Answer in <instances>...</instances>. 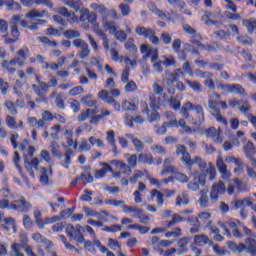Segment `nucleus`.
<instances>
[{
  "label": "nucleus",
  "mask_w": 256,
  "mask_h": 256,
  "mask_svg": "<svg viewBox=\"0 0 256 256\" xmlns=\"http://www.w3.org/2000/svg\"><path fill=\"white\" fill-rule=\"evenodd\" d=\"M232 204L236 209H241V207H253V201H251V198L249 197L240 200H235L234 202H232Z\"/></svg>",
  "instance_id": "nucleus-37"
},
{
  "label": "nucleus",
  "mask_w": 256,
  "mask_h": 256,
  "mask_svg": "<svg viewBox=\"0 0 256 256\" xmlns=\"http://www.w3.org/2000/svg\"><path fill=\"white\" fill-rule=\"evenodd\" d=\"M88 23L92 25V30L102 40L103 46L106 49V51H109V38H107V34H105V31L99 28V22H97V14H96V19H94L93 22H88Z\"/></svg>",
  "instance_id": "nucleus-12"
},
{
  "label": "nucleus",
  "mask_w": 256,
  "mask_h": 256,
  "mask_svg": "<svg viewBox=\"0 0 256 256\" xmlns=\"http://www.w3.org/2000/svg\"><path fill=\"white\" fill-rule=\"evenodd\" d=\"M32 207L31 203L23 197L20 198V201H13L11 203H9L7 199L0 200V209H13L14 211L27 212L30 211Z\"/></svg>",
  "instance_id": "nucleus-3"
},
{
  "label": "nucleus",
  "mask_w": 256,
  "mask_h": 256,
  "mask_svg": "<svg viewBox=\"0 0 256 256\" xmlns=\"http://www.w3.org/2000/svg\"><path fill=\"white\" fill-rule=\"evenodd\" d=\"M17 59L16 63L18 64L19 67H23L25 65V61L27 60V56L29 55V48L23 47L17 52Z\"/></svg>",
  "instance_id": "nucleus-29"
},
{
  "label": "nucleus",
  "mask_w": 256,
  "mask_h": 256,
  "mask_svg": "<svg viewBox=\"0 0 256 256\" xmlns=\"http://www.w3.org/2000/svg\"><path fill=\"white\" fill-rule=\"evenodd\" d=\"M23 16L19 15V14H15L12 16L11 20H10V26L11 25H17V23H20V25H22V27H27V21L22 19Z\"/></svg>",
  "instance_id": "nucleus-48"
},
{
  "label": "nucleus",
  "mask_w": 256,
  "mask_h": 256,
  "mask_svg": "<svg viewBox=\"0 0 256 256\" xmlns=\"http://www.w3.org/2000/svg\"><path fill=\"white\" fill-rule=\"evenodd\" d=\"M125 137H127V139H130V141H132L135 149H137V151H143L144 146H143V142H141V140L135 138V136L133 134H125Z\"/></svg>",
  "instance_id": "nucleus-42"
},
{
  "label": "nucleus",
  "mask_w": 256,
  "mask_h": 256,
  "mask_svg": "<svg viewBox=\"0 0 256 256\" xmlns=\"http://www.w3.org/2000/svg\"><path fill=\"white\" fill-rule=\"evenodd\" d=\"M166 117L167 119H169V122L158 128V130L156 131L157 135H165L167 133V127H176V129H178V127H181L182 133H193V129H191V127L187 125L185 119H176L173 112H166Z\"/></svg>",
  "instance_id": "nucleus-2"
},
{
  "label": "nucleus",
  "mask_w": 256,
  "mask_h": 256,
  "mask_svg": "<svg viewBox=\"0 0 256 256\" xmlns=\"http://www.w3.org/2000/svg\"><path fill=\"white\" fill-rule=\"evenodd\" d=\"M3 5H6L8 8V11H13V7H15V11H20L21 4L13 2V0H0V7H3Z\"/></svg>",
  "instance_id": "nucleus-39"
},
{
  "label": "nucleus",
  "mask_w": 256,
  "mask_h": 256,
  "mask_svg": "<svg viewBox=\"0 0 256 256\" xmlns=\"http://www.w3.org/2000/svg\"><path fill=\"white\" fill-rule=\"evenodd\" d=\"M226 245L233 253H243V251L249 253V246L245 243L237 244L234 241H228Z\"/></svg>",
  "instance_id": "nucleus-25"
},
{
  "label": "nucleus",
  "mask_w": 256,
  "mask_h": 256,
  "mask_svg": "<svg viewBox=\"0 0 256 256\" xmlns=\"http://www.w3.org/2000/svg\"><path fill=\"white\" fill-rule=\"evenodd\" d=\"M56 13H59L62 15V17H66L67 21L71 24L73 23H79V17L75 14L73 11H69L66 7H58L55 8Z\"/></svg>",
  "instance_id": "nucleus-17"
},
{
  "label": "nucleus",
  "mask_w": 256,
  "mask_h": 256,
  "mask_svg": "<svg viewBox=\"0 0 256 256\" xmlns=\"http://www.w3.org/2000/svg\"><path fill=\"white\" fill-rule=\"evenodd\" d=\"M20 149L23 153L24 160L27 159V157H33V155H35V147L30 145L28 140L22 141Z\"/></svg>",
  "instance_id": "nucleus-23"
},
{
  "label": "nucleus",
  "mask_w": 256,
  "mask_h": 256,
  "mask_svg": "<svg viewBox=\"0 0 256 256\" xmlns=\"http://www.w3.org/2000/svg\"><path fill=\"white\" fill-rule=\"evenodd\" d=\"M17 65L18 64L16 59H12L10 61L4 60L2 62V69L3 71H7L8 73H10L11 75H14V73L17 71V69H15Z\"/></svg>",
  "instance_id": "nucleus-28"
},
{
  "label": "nucleus",
  "mask_w": 256,
  "mask_h": 256,
  "mask_svg": "<svg viewBox=\"0 0 256 256\" xmlns=\"http://www.w3.org/2000/svg\"><path fill=\"white\" fill-rule=\"evenodd\" d=\"M152 13H155V15H158V17H161V19H166V21H170L171 20V16H169L168 14H165V12H163V10L157 8L156 6H152L150 7Z\"/></svg>",
  "instance_id": "nucleus-50"
},
{
  "label": "nucleus",
  "mask_w": 256,
  "mask_h": 256,
  "mask_svg": "<svg viewBox=\"0 0 256 256\" xmlns=\"http://www.w3.org/2000/svg\"><path fill=\"white\" fill-rule=\"evenodd\" d=\"M40 163L41 161H39L38 158H33L31 161H29L28 159L24 160V167L33 179L35 178V173L33 172V169H35L36 171H39Z\"/></svg>",
  "instance_id": "nucleus-18"
},
{
  "label": "nucleus",
  "mask_w": 256,
  "mask_h": 256,
  "mask_svg": "<svg viewBox=\"0 0 256 256\" xmlns=\"http://www.w3.org/2000/svg\"><path fill=\"white\" fill-rule=\"evenodd\" d=\"M79 13H80V17L78 18V20L81 21L82 23H85V21H88V23H93L97 15L96 13H91V11H89V9L87 8H81L79 10Z\"/></svg>",
  "instance_id": "nucleus-22"
},
{
  "label": "nucleus",
  "mask_w": 256,
  "mask_h": 256,
  "mask_svg": "<svg viewBox=\"0 0 256 256\" xmlns=\"http://www.w3.org/2000/svg\"><path fill=\"white\" fill-rule=\"evenodd\" d=\"M244 233L248 235V237L245 239V243L248 246V253L251 255V248L253 247V241H256V233L251 231V229L244 226L243 228Z\"/></svg>",
  "instance_id": "nucleus-27"
},
{
  "label": "nucleus",
  "mask_w": 256,
  "mask_h": 256,
  "mask_svg": "<svg viewBox=\"0 0 256 256\" xmlns=\"http://www.w3.org/2000/svg\"><path fill=\"white\" fill-rule=\"evenodd\" d=\"M140 163H147L148 165H153V155L151 154H140L138 157Z\"/></svg>",
  "instance_id": "nucleus-58"
},
{
  "label": "nucleus",
  "mask_w": 256,
  "mask_h": 256,
  "mask_svg": "<svg viewBox=\"0 0 256 256\" xmlns=\"http://www.w3.org/2000/svg\"><path fill=\"white\" fill-rule=\"evenodd\" d=\"M66 4H67V7H70L71 9H74V11L79 12L83 5V1L82 0H70V2H68Z\"/></svg>",
  "instance_id": "nucleus-51"
},
{
  "label": "nucleus",
  "mask_w": 256,
  "mask_h": 256,
  "mask_svg": "<svg viewBox=\"0 0 256 256\" xmlns=\"http://www.w3.org/2000/svg\"><path fill=\"white\" fill-rule=\"evenodd\" d=\"M122 109L124 111H137V104L135 100H124L122 102Z\"/></svg>",
  "instance_id": "nucleus-44"
},
{
  "label": "nucleus",
  "mask_w": 256,
  "mask_h": 256,
  "mask_svg": "<svg viewBox=\"0 0 256 256\" xmlns=\"http://www.w3.org/2000/svg\"><path fill=\"white\" fill-rule=\"evenodd\" d=\"M4 229L6 231L13 230V233H17V226L15 225V218H4Z\"/></svg>",
  "instance_id": "nucleus-40"
},
{
  "label": "nucleus",
  "mask_w": 256,
  "mask_h": 256,
  "mask_svg": "<svg viewBox=\"0 0 256 256\" xmlns=\"http://www.w3.org/2000/svg\"><path fill=\"white\" fill-rule=\"evenodd\" d=\"M152 89L154 94L149 95V100L151 101L150 107H152V109H157V107L163 103L161 97H165V94H163V87H161L157 82L152 84Z\"/></svg>",
  "instance_id": "nucleus-6"
},
{
  "label": "nucleus",
  "mask_w": 256,
  "mask_h": 256,
  "mask_svg": "<svg viewBox=\"0 0 256 256\" xmlns=\"http://www.w3.org/2000/svg\"><path fill=\"white\" fill-rule=\"evenodd\" d=\"M135 34L139 35V37H145V39H149V41L153 45H157L159 43V37H157V34L155 30L151 28H145L143 26H137L135 28Z\"/></svg>",
  "instance_id": "nucleus-7"
},
{
  "label": "nucleus",
  "mask_w": 256,
  "mask_h": 256,
  "mask_svg": "<svg viewBox=\"0 0 256 256\" xmlns=\"http://www.w3.org/2000/svg\"><path fill=\"white\" fill-rule=\"evenodd\" d=\"M183 75V72L181 70H176L174 73L165 72V76L163 78V85H167L169 87L170 85H173L175 81L179 79Z\"/></svg>",
  "instance_id": "nucleus-20"
},
{
  "label": "nucleus",
  "mask_w": 256,
  "mask_h": 256,
  "mask_svg": "<svg viewBox=\"0 0 256 256\" xmlns=\"http://www.w3.org/2000/svg\"><path fill=\"white\" fill-rule=\"evenodd\" d=\"M111 164L118 167V169H120L121 173H123L124 175H131V168L127 164H125V162L119 160H112Z\"/></svg>",
  "instance_id": "nucleus-36"
},
{
  "label": "nucleus",
  "mask_w": 256,
  "mask_h": 256,
  "mask_svg": "<svg viewBox=\"0 0 256 256\" xmlns=\"http://www.w3.org/2000/svg\"><path fill=\"white\" fill-rule=\"evenodd\" d=\"M216 166L222 179H231V171L227 169V164H225V160H223L221 154H218Z\"/></svg>",
  "instance_id": "nucleus-16"
},
{
  "label": "nucleus",
  "mask_w": 256,
  "mask_h": 256,
  "mask_svg": "<svg viewBox=\"0 0 256 256\" xmlns=\"http://www.w3.org/2000/svg\"><path fill=\"white\" fill-rule=\"evenodd\" d=\"M3 37L4 42L8 45H11V43H17V41H19V37H21V32H19L17 24H12L10 26V34L3 35Z\"/></svg>",
  "instance_id": "nucleus-14"
},
{
  "label": "nucleus",
  "mask_w": 256,
  "mask_h": 256,
  "mask_svg": "<svg viewBox=\"0 0 256 256\" xmlns=\"http://www.w3.org/2000/svg\"><path fill=\"white\" fill-rule=\"evenodd\" d=\"M45 13H47L45 10L32 9L26 13V17L27 19L36 21L37 19H43V17H45Z\"/></svg>",
  "instance_id": "nucleus-32"
},
{
  "label": "nucleus",
  "mask_w": 256,
  "mask_h": 256,
  "mask_svg": "<svg viewBox=\"0 0 256 256\" xmlns=\"http://www.w3.org/2000/svg\"><path fill=\"white\" fill-rule=\"evenodd\" d=\"M122 211L127 215H129V213H134L132 215H137L138 213H141V209H139L137 206H127L126 204L123 206Z\"/></svg>",
  "instance_id": "nucleus-55"
},
{
  "label": "nucleus",
  "mask_w": 256,
  "mask_h": 256,
  "mask_svg": "<svg viewBox=\"0 0 256 256\" xmlns=\"http://www.w3.org/2000/svg\"><path fill=\"white\" fill-rule=\"evenodd\" d=\"M143 107H145V110H142V113H146L148 115V121L150 123H157L160 121L161 116L159 115V112L153 111L151 114H149V107L147 106V103L142 104Z\"/></svg>",
  "instance_id": "nucleus-31"
},
{
  "label": "nucleus",
  "mask_w": 256,
  "mask_h": 256,
  "mask_svg": "<svg viewBox=\"0 0 256 256\" xmlns=\"http://www.w3.org/2000/svg\"><path fill=\"white\" fill-rule=\"evenodd\" d=\"M66 234L70 239L76 241L78 245L85 243V237L83 236V233H81V225L67 226Z\"/></svg>",
  "instance_id": "nucleus-8"
},
{
  "label": "nucleus",
  "mask_w": 256,
  "mask_h": 256,
  "mask_svg": "<svg viewBox=\"0 0 256 256\" xmlns=\"http://www.w3.org/2000/svg\"><path fill=\"white\" fill-rule=\"evenodd\" d=\"M200 207H207L209 204V196H207V191L202 190L200 192V199H199Z\"/></svg>",
  "instance_id": "nucleus-57"
},
{
  "label": "nucleus",
  "mask_w": 256,
  "mask_h": 256,
  "mask_svg": "<svg viewBox=\"0 0 256 256\" xmlns=\"http://www.w3.org/2000/svg\"><path fill=\"white\" fill-rule=\"evenodd\" d=\"M176 205H189V198L187 197V194L183 193L176 198Z\"/></svg>",
  "instance_id": "nucleus-63"
},
{
  "label": "nucleus",
  "mask_w": 256,
  "mask_h": 256,
  "mask_svg": "<svg viewBox=\"0 0 256 256\" xmlns=\"http://www.w3.org/2000/svg\"><path fill=\"white\" fill-rule=\"evenodd\" d=\"M204 175L194 174V178L187 184V189L190 191H199V186L205 185V177H209L205 172Z\"/></svg>",
  "instance_id": "nucleus-13"
},
{
  "label": "nucleus",
  "mask_w": 256,
  "mask_h": 256,
  "mask_svg": "<svg viewBox=\"0 0 256 256\" xmlns=\"http://www.w3.org/2000/svg\"><path fill=\"white\" fill-rule=\"evenodd\" d=\"M125 157L128 161V165L130 167H132V169H135V167H137V155H135V154H132V155L125 154Z\"/></svg>",
  "instance_id": "nucleus-64"
},
{
  "label": "nucleus",
  "mask_w": 256,
  "mask_h": 256,
  "mask_svg": "<svg viewBox=\"0 0 256 256\" xmlns=\"http://www.w3.org/2000/svg\"><path fill=\"white\" fill-rule=\"evenodd\" d=\"M162 65L165 67H171L175 64V57L171 55H164L161 57Z\"/></svg>",
  "instance_id": "nucleus-52"
},
{
  "label": "nucleus",
  "mask_w": 256,
  "mask_h": 256,
  "mask_svg": "<svg viewBox=\"0 0 256 256\" xmlns=\"http://www.w3.org/2000/svg\"><path fill=\"white\" fill-rule=\"evenodd\" d=\"M219 99H221V95L219 94H212L209 98L208 107L214 111V113H219V109L217 108Z\"/></svg>",
  "instance_id": "nucleus-34"
},
{
  "label": "nucleus",
  "mask_w": 256,
  "mask_h": 256,
  "mask_svg": "<svg viewBox=\"0 0 256 256\" xmlns=\"http://www.w3.org/2000/svg\"><path fill=\"white\" fill-rule=\"evenodd\" d=\"M124 47L130 53H137V46L135 45V39L128 38L124 44Z\"/></svg>",
  "instance_id": "nucleus-47"
},
{
  "label": "nucleus",
  "mask_w": 256,
  "mask_h": 256,
  "mask_svg": "<svg viewBox=\"0 0 256 256\" xmlns=\"http://www.w3.org/2000/svg\"><path fill=\"white\" fill-rule=\"evenodd\" d=\"M244 153L247 159H249L252 167H256V159L253 157V154L255 153V146L252 142H247L244 146Z\"/></svg>",
  "instance_id": "nucleus-24"
},
{
  "label": "nucleus",
  "mask_w": 256,
  "mask_h": 256,
  "mask_svg": "<svg viewBox=\"0 0 256 256\" xmlns=\"http://www.w3.org/2000/svg\"><path fill=\"white\" fill-rule=\"evenodd\" d=\"M211 243V239H209V236L207 235H195L194 236V245H197V247H203L205 245H209Z\"/></svg>",
  "instance_id": "nucleus-35"
},
{
  "label": "nucleus",
  "mask_w": 256,
  "mask_h": 256,
  "mask_svg": "<svg viewBox=\"0 0 256 256\" xmlns=\"http://www.w3.org/2000/svg\"><path fill=\"white\" fill-rule=\"evenodd\" d=\"M195 117L191 119L190 123L192 125H201L205 121V112L203 111V106L196 105L194 106Z\"/></svg>",
  "instance_id": "nucleus-21"
},
{
  "label": "nucleus",
  "mask_w": 256,
  "mask_h": 256,
  "mask_svg": "<svg viewBox=\"0 0 256 256\" xmlns=\"http://www.w3.org/2000/svg\"><path fill=\"white\" fill-rule=\"evenodd\" d=\"M34 221L39 229L41 227V223L43 222V218H41V210L39 208L33 209Z\"/></svg>",
  "instance_id": "nucleus-59"
},
{
  "label": "nucleus",
  "mask_w": 256,
  "mask_h": 256,
  "mask_svg": "<svg viewBox=\"0 0 256 256\" xmlns=\"http://www.w3.org/2000/svg\"><path fill=\"white\" fill-rule=\"evenodd\" d=\"M29 245V236L27 233L20 232L19 234V243L13 242L10 246V256H25L21 248L27 247Z\"/></svg>",
  "instance_id": "nucleus-5"
},
{
  "label": "nucleus",
  "mask_w": 256,
  "mask_h": 256,
  "mask_svg": "<svg viewBox=\"0 0 256 256\" xmlns=\"http://www.w3.org/2000/svg\"><path fill=\"white\" fill-rule=\"evenodd\" d=\"M168 103L171 109H173V111H179V109H181V101H179L178 98L171 97L168 100Z\"/></svg>",
  "instance_id": "nucleus-54"
},
{
  "label": "nucleus",
  "mask_w": 256,
  "mask_h": 256,
  "mask_svg": "<svg viewBox=\"0 0 256 256\" xmlns=\"http://www.w3.org/2000/svg\"><path fill=\"white\" fill-rule=\"evenodd\" d=\"M171 161H173V159L167 158L164 160V168L162 169L160 175L162 177H165L167 173H173L175 181H179V183H187V181H189V178L187 177V175L181 172H177V169H175V166L169 165Z\"/></svg>",
  "instance_id": "nucleus-4"
},
{
  "label": "nucleus",
  "mask_w": 256,
  "mask_h": 256,
  "mask_svg": "<svg viewBox=\"0 0 256 256\" xmlns=\"http://www.w3.org/2000/svg\"><path fill=\"white\" fill-rule=\"evenodd\" d=\"M80 101L87 107H95V103H97V100H93V94L83 96Z\"/></svg>",
  "instance_id": "nucleus-46"
},
{
  "label": "nucleus",
  "mask_w": 256,
  "mask_h": 256,
  "mask_svg": "<svg viewBox=\"0 0 256 256\" xmlns=\"http://www.w3.org/2000/svg\"><path fill=\"white\" fill-rule=\"evenodd\" d=\"M140 53L143 56V59H151V62L157 61L159 59V50L157 48L151 47L148 44H142L140 46Z\"/></svg>",
  "instance_id": "nucleus-10"
},
{
  "label": "nucleus",
  "mask_w": 256,
  "mask_h": 256,
  "mask_svg": "<svg viewBox=\"0 0 256 256\" xmlns=\"http://www.w3.org/2000/svg\"><path fill=\"white\" fill-rule=\"evenodd\" d=\"M106 141L111 145V147H115V145H117L115 142V131L108 130L106 132Z\"/></svg>",
  "instance_id": "nucleus-61"
},
{
  "label": "nucleus",
  "mask_w": 256,
  "mask_h": 256,
  "mask_svg": "<svg viewBox=\"0 0 256 256\" xmlns=\"http://www.w3.org/2000/svg\"><path fill=\"white\" fill-rule=\"evenodd\" d=\"M140 53L143 56V59H151V62L157 61L159 59V50L157 48L151 47L148 44H142L140 46Z\"/></svg>",
  "instance_id": "nucleus-9"
},
{
  "label": "nucleus",
  "mask_w": 256,
  "mask_h": 256,
  "mask_svg": "<svg viewBox=\"0 0 256 256\" xmlns=\"http://www.w3.org/2000/svg\"><path fill=\"white\" fill-rule=\"evenodd\" d=\"M182 163H185L188 167L191 165H195V163L199 166L200 171L209 175L210 181H213L217 175V171L215 170V166L211 162H206L201 157H196L194 160L191 159V155L189 152H186L181 158Z\"/></svg>",
  "instance_id": "nucleus-1"
},
{
  "label": "nucleus",
  "mask_w": 256,
  "mask_h": 256,
  "mask_svg": "<svg viewBox=\"0 0 256 256\" xmlns=\"http://www.w3.org/2000/svg\"><path fill=\"white\" fill-rule=\"evenodd\" d=\"M126 229H136V231H139L141 235H145L149 233V227L147 226H141L139 224H131L126 227Z\"/></svg>",
  "instance_id": "nucleus-49"
},
{
  "label": "nucleus",
  "mask_w": 256,
  "mask_h": 256,
  "mask_svg": "<svg viewBox=\"0 0 256 256\" xmlns=\"http://www.w3.org/2000/svg\"><path fill=\"white\" fill-rule=\"evenodd\" d=\"M242 25L248 29V31H254L256 29V20L253 18L250 19H244L242 21Z\"/></svg>",
  "instance_id": "nucleus-53"
},
{
  "label": "nucleus",
  "mask_w": 256,
  "mask_h": 256,
  "mask_svg": "<svg viewBox=\"0 0 256 256\" xmlns=\"http://www.w3.org/2000/svg\"><path fill=\"white\" fill-rule=\"evenodd\" d=\"M99 99H102L104 103H108V105H111L112 103H115V99L111 96H109V91L107 90H101L98 93Z\"/></svg>",
  "instance_id": "nucleus-43"
},
{
  "label": "nucleus",
  "mask_w": 256,
  "mask_h": 256,
  "mask_svg": "<svg viewBox=\"0 0 256 256\" xmlns=\"http://www.w3.org/2000/svg\"><path fill=\"white\" fill-rule=\"evenodd\" d=\"M217 89H221L222 91H226V93H235L236 95L245 96L247 93L243 86L239 84H217Z\"/></svg>",
  "instance_id": "nucleus-11"
},
{
  "label": "nucleus",
  "mask_w": 256,
  "mask_h": 256,
  "mask_svg": "<svg viewBox=\"0 0 256 256\" xmlns=\"http://www.w3.org/2000/svg\"><path fill=\"white\" fill-rule=\"evenodd\" d=\"M5 107L7 108L9 113H11V115H17V113H19L17 111V105H15V103H13V101L11 100H6Z\"/></svg>",
  "instance_id": "nucleus-60"
},
{
  "label": "nucleus",
  "mask_w": 256,
  "mask_h": 256,
  "mask_svg": "<svg viewBox=\"0 0 256 256\" xmlns=\"http://www.w3.org/2000/svg\"><path fill=\"white\" fill-rule=\"evenodd\" d=\"M196 106L197 105L191 103L190 101H187L180 108V114L182 115V117H184V119H189V112L191 111V109H195Z\"/></svg>",
  "instance_id": "nucleus-38"
},
{
  "label": "nucleus",
  "mask_w": 256,
  "mask_h": 256,
  "mask_svg": "<svg viewBox=\"0 0 256 256\" xmlns=\"http://www.w3.org/2000/svg\"><path fill=\"white\" fill-rule=\"evenodd\" d=\"M33 241H35V243H44V245H46V247H53V243L51 242V240L45 238L41 233L39 232H35L31 235Z\"/></svg>",
  "instance_id": "nucleus-30"
},
{
  "label": "nucleus",
  "mask_w": 256,
  "mask_h": 256,
  "mask_svg": "<svg viewBox=\"0 0 256 256\" xmlns=\"http://www.w3.org/2000/svg\"><path fill=\"white\" fill-rule=\"evenodd\" d=\"M40 173H41L40 181L42 185H47L49 183V177H51L52 175L51 169H47L43 167L41 168Z\"/></svg>",
  "instance_id": "nucleus-41"
},
{
  "label": "nucleus",
  "mask_w": 256,
  "mask_h": 256,
  "mask_svg": "<svg viewBox=\"0 0 256 256\" xmlns=\"http://www.w3.org/2000/svg\"><path fill=\"white\" fill-rule=\"evenodd\" d=\"M151 197H152V199H155V197H156L157 204L163 205V203H164L163 193H161L160 191H157V190H152Z\"/></svg>",
  "instance_id": "nucleus-62"
},
{
  "label": "nucleus",
  "mask_w": 256,
  "mask_h": 256,
  "mask_svg": "<svg viewBox=\"0 0 256 256\" xmlns=\"http://www.w3.org/2000/svg\"><path fill=\"white\" fill-rule=\"evenodd\" d=\"M102 26L105 29V31H109V33H112V35L117 31V26L115 25V22L109 21L107 16H103Z\"/></svg>",
  "instance_id": "nucleus-33"
},
{
  "label": "nucleus",
  "mask_w": 256,
  "mask_h": 256,
  "mask_svg": "<svg viewBox=\"0 0 256 256\" xmlns=\"http://www.w3.org/2000/svg\"><path fill=\"white\" fill-rule=\"evenodd\" d=\"M63 35L66 39H75V37H81V33L75 29L66 30Z\"/></svg>",
  "instance_id": "nucleus-56"
},
{
  "label": "nucleus",
  "mask_w": 256,
  "mask_h": 256,
  "mask_svg": "<svg viewBox=\"0 0 256 256\" xmlns=\"http://www.w3.org/2000/svg\"><path fill=\"white\" fill-rule=\"evenodd\" d=\"M226 191L225 183L223 181H218L212 185L210 192L211 201H217L220 195H223Z\"/></svg>",
  "instance_id": "nucleus-15"
},
{
  "label": "nucleus",
  "mask_w": 256,
  "mask_h": 256,
  "mask_svg": "<svg viewBox=\"0 0 256 256\" xmlns=\"http://www.w3.org/2000/svg\"><path fill=\"white\" fill-rule=\"evenodd\" d=\"M57 221H61V216L47 217L45 220H42L41 226L38 229H45V225H53Z\"/></svg>",
  "instance_id": "nucleus-45"
},
{
  "label": "nucleus",
  "mask_w": 256,
  "mask_h": 256,
  "mask_svg": "<svg viewBox=\"0 0 256 256\" xmlns=\"http://www.w3.org/2000/svg\"><path fill=\"white\" fill-rule=\"evenodd\" d=\"M100 167H102V169L94 171L95 179H103L107 173H113V168H111V166L105 162H100Z\"/></svg>",
  "instance_id": "nucleus-26"
},
{
  "label": "nucleus",
  "mask_w": 256,
  "mask_h": 256,
  "mask_svg": "<svg viewBox=\"0 0 256 256\" xmlns=\"http://www.w3.org/2000/svg\"><path fill=\"white\" fill-rule=\"evenodd\" d=\"M207 137L213 139L214 143L221 144L223 143V136L221 135V129L215 127H210L205 130Z\"/></svg>",
  "instance_id": "nucleus-19"
}]
</instances>
